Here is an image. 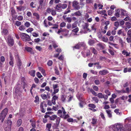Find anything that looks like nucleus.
I'll return each mask as SVG.
<instances>
[{
    "label": "nucleus",
    "instance_id": "obj_1",
    "mask_svg": "<svg viewBox=\"0 0 131 131\" xmlns=\"http://www.w3.org/2000/svg\"><path fill=\"white\" fill-rule=\"evenodd\" d=\"M115 12V15L117 17H120L124 18V20L125 21L131 20V19L129 16V15L125 10L122 9H116Z\"/></svg>",
    "mask_w": 131,
    "mask_h": 131
},
{
    "label": "nucleus",
    "instance_id": "obj_2",
    "mask_svg": "<svg viewBox=\"0 0 131 131\" xmlns=\"http://www.w3.org/2000/svg\"><path fill=\"white\" fill-rule=\"evenodd\" d=\"M20 36L23 40L24 41H29L31 40L30 36L26 34L22 33L20 34Z\"/></svg>",
    "mask_w": 131,
    "mask_h": 131
},
{
    "label": "nucleus",
    "instance_id": "obj_3",
    "mask_svg": "<svg viewBox=\"0 0 131 131\" xmlns=\"http://www.w3.org/2000/svg\"><path fill=\"white\" fill-rule=\"evenodd\" d=\"M122 126L121 124L117 123L112 125L111 127L112 129L114 131H119L121 128H122Z\"/></svg>",
    "mask_w": 131,
    "mask_h": 131
},
{
    "label": "nucleus",
    "instance_id": "obj_4",
    "mask_svg": "<svg viewBox=\"0 0 131 131\" xmlns=\"http://www.w3.org/2000/svg\"><path fill=\"white\" fill-rule=\"evenodd\" d=\"M69 31L67 29H62L61 28L58 30L57 33L59 34H62L65 36H67L68 34Z\"/></svg>",
    "mask_w": 131,
    "mask_h": 131
},
{
    "label": "nucleus",
    "instance_id": "obj_5",
    "mask_svg": "<svg viewBox=\"0 0 131 131\" xmlns=\"http://www.w3.org/2000/svg\"><path fill=\"white\" fill-rule=\"evenodd\" d=\"M53 92L52 93V96H53L57 93L59 91V86L58 84H53L52 85Z\"/></svg>",
    "mask_w": 131,
    "mask_h": 131
},
{
    "label": "nucleus",
    "instance_id": "obj_6",
    "mask_svg": "<svg viewBox=\"0 0 131 131\" xmlns=\"http://www.w3.org/2000/svg\"><path fill=\"white\" fill-rule=\"evenodd\" d=\"M7 42L9 46L11 47L13 45L14 40L13 38L10 36H8Z\"/></svg>",
    "mask_w": 131,
    "mask_h": 131
},
{
    "label": "nucleus",
    "instance_id": "obj_7",
    "mask_svg": "<svg viewBox=\"0 0 131 131\" xmlns=\"http://www.w3.org/2000/svg\"><path fill=\"white\" fill-rule=\"evenodd\" d=\"M83 29L84 30V32L86 33L87 32H90V30L88 28L89 25L86 23H85L82 25Z\"/></svg>",
    "mask_w": 131,
    "mask_h": 131
},
{
    "label": "nucleus",
    "instance_id": "obj_8",
    "mask_svg": "<svg viewBox=\"0 0 131 131\" xmlns=\"http://www.w3.org/2000/svg\"><path fill=\"white\" fill-rule=\"evenodd\" d=\"M16 64L18 67L19 69H21L20 66L22 64V62L20 59H19L18 55L16 56Z\"/></svg>",
    "mask_w": 131,
    "mask_h": 131
},
{
    "label": "nucleus",
    "instance_id": "obj_9",
    "mask_svg": "<svg viewBox=\"0 0 131 131\" xmlns=\"http://www.w3.org/2000/svg\"><path fill=\"white\" fill-rule=\"evenodd\" d=\"M47 105L44 102H43L41 103L40 104V108L41 110V111L42 113H45L46 111V107Z\"/></svg>",
    "mask_w": 131,
    "mask_h": 131
},
{
    "label": "nucleus",
    "instance_id": "obj_10",
    "mask_svg": "<svg viewBox=\"0 0 131 131\" xmlns=\"http://www.w3.org/2000/svg\"><path fill=\"white\" fill-rule=\"evenodd\" d=\"M72 6L75 10H78L79 9L80 7L78 5L79 3L75 1H74L72 2Z\"/></svg>",
    "mask_w": 131,
    "mask_h": 131
},
{
    "label": "nucleus",
    "instance_id": "obj_11",
    "mask_svg": "<svg viewBox=\"0 0 131 131\" xmlns=\"http://www.w3.org/2000/svg\"><path fill=\"white\" fill-rule=\"evenodd\" d=\"M62 111L61 110H59L58 111L57 113L58 116L61 117H63L67 113L65 111L63 112V113H62Z\"/></svg>",
    "mask_w": 131,
    "mask_h": 131
},
{
    "label": "nucleus",
    "instance_id": "obj_12",
    "mask_svg": "<svg viewBox=\"0 0 131 131\" xmlns=\"http://www.w3.org/2000/svg\"><path fill=\"white\" fill-rule=\"evenodd\" d=\"M1 33L3 35H7L9 34L8 29L5 28L3 29L2 30Z\"/></svg>",
    "mask_w": 131,
    "mask_h": 131
},
{
    "label": "nucleus",
    "instance_id": "obj_13",
    "mask_svg": "<svg viewBox=\"0 0 131 131\" xmlns=\"http://www.w3.org/2000/svg\"><path fill=\"white\" fill-rule=\"evenodd\" d=\"M55 9L56 10L57 12H60L62 11L61 8V4L60 3L59 4L57 5L55 8Z\"/></svg>",
    "mask_w": 131,
    "mask_h": 131
},
{
    "label": "nucleus",
    "instance_id": "obj_14",
    "mask_svg": "<svg viewBox=\"0 0 131 131\" xmlns=\"http://www.w3.org/2000/svg\"><path fill=\"white\" fill-rule=\"evenodd\" d=\"M8 110L7 108H5L2 112L1 114L3 116V118H5L6 115L7 114Z\"/></svg>",
    "mask_w": 131,
    "mask_h": 131
},
{
    "label": "nucleus",
    "instance_id": "obj_15",
    "mask_svg": "<svg viewBox=\"0 0 131 131\" xmlns=\"http://www.w3.org/2000/svg\"><path fill=\"white\" fill-rule=\"evenodd\" d=\"M15 10L13 8H12L11 10V16L12 17L14 18L15 19H16L17 18V16L15 15Z\"/></svg>",
    "mask_w": 131,
    "mask_h": 131
},
{
    "label": "nucleus",
    "instance_id": "obj_16",
    "mask_svg": "<svg viewBox=\"0 0 131 131\" xmlns=\"http://www.w3.org/2000/svg\"><path fill=\"white\" fill-rule=\"evenodd\" d=\"M108 71L106 70H103L99 71V73L101 75H104L108 73Z\"/></svg>",
    "mask_w": 131,
    "mask_h": 131
},
{
    "label": "nucleus",
    "instance_id": "obj_17",
    "mask_svg": "<svg viewBox=\"0 0 131 131\" xmlns=\"http://www.w3.org/2000/svg\"><path fill=\"white\" fill-rule=\"evenodd\" d=\"M97 122V119L95 117H93L92 119V122L91 123L95 125L96 124Z\"/></svg>",
    "mask_w": 131,
    "mask_h": 131
},
{
    "label": "nucleus",
    "instance_id": "obj_18",
    "mask_svg": "<svg viewBox=\"0 0 131 131\" xmlns=\"http://www.w3.org/2000/svg\"><path fill=\"white\" fill-rule=\"evenodd\" d=\"M17 11H21L22 10H24L26 8L24 6H17Z\"/></svg>",
    "mask_w": 131,
    "mask_h": 131
},
{
    "label": "nucleus",
    "instance_id": "obj_19",
    "mask_svg": "<svg viewBox=\"0 0 131 131\" xmlns=\"http://www.w3.org/2000/svg\"><path fill=\"white\" fill-rule=\"evenodd\" d=\"M128 129V131H127V130H125L124 128L123 127V126H122V128H121L119 131H131V125H129V127Z\"/></svg>",
    "mask_w": 131,
    "mask_h": 131
},
{
    "label": "nucleus",
    "instance_id": "obj_20",
    "mask_svg": "<svg viewBox=\"0 0 131 131\" xmlns=\"http://www.w3.org/2000/svg\"><path fill=\"white\" fill-rule=\"evenodd\" d=\"M106 112L107 114L108 117L111 118L112 116L111 111L110 110H106Z\"/></svg>",
    "mask_w": 131,
    "mask_h": 131
},
{
    "label": "nucleus",
    "instance_id": "obj_21",
    "mask_svg": "<svg viewBox=\"0 0 131 131\" xmlns=\"http://www.w3.org/2000/svg\"><path fill=\"white\" fill-rule=\"evenodd\" d=\"M122 53L123 55H125L126 57L129 56L130 54V52H128L124 50L122 51Z\"/></svg>",
    "mask_w": 131,
    "mask_h": 131
},
{
    "label": "nucleus",
    "instance_id": "obj_22",
    "mask_svg": "<svg viewBox=\"0 0 131 131\" xmlns=\"http://www.w3.org/2000/svg\"><path fill=\"white\" fill-rule=\"evenodd\" d=\"M125 25L126 27L128 29L130 28L131 27V23L129 21L126 22Z\"/></svg>",
    "mask_w": 131,
    "mask_h": 131
},
{
    "label": "nucleus",
    "instance_id": "obj_23",
    "mask_svg": "<svg viewBox=\"0 0 131 131\" xmlns=\"http://www.w3.org/2000/svg\"><path fill=\"white\" fill-rule=\"evenodd\" d=\"M64 19L65 21L68 22L69 23H71L72 21V18L70 17H67L66 18H64Z\"/></svg>",
    "mask_w": 131,
    "mask_h": 131
},
{
    "label": "nucleus",
    "instance_id": "obj_24",
    "mask_svg": "<svg viewBox=\"0 0 131 131\" xmlns=\"http://www.w3.org/2000/svg\"><path fill=\"white\" fill-rule=\"evenodd\" d=\"M102 40L104 42H107L108 41V39L107 37L105 36H104L102 38Z\"/></svg>",
    "mask_w": 131,
    "mask_h": 131
},
{
    "label": "nucleus",
    "instance_id": "obj_25",
    "mask_svg": "<svg viewBox=\"0 0 131 131\" xmlns=\"http://www.w3.org/2000/svg\"><path fill=\"white\" fill-rule=\"evenodd\" d=\"M66 96L65 95H62L61 96V99L63 102H64L65 101Z\"/></svg>",
    "mask_w": 131,
    "mask_h": 131
},
{
    "label": "nucleus",
    "instance_id": "obj_26",
    "mask_svg": "<svg viewBox=\"0 0 131 131\" xmlns=\"http://www.w3.org/2000/svg\"><path fill=\"white\" fill-rule=\"evenodd\" d=\"M35 71L34 70H31L29 72V74L33 77H34L35 76Z\"/></svg>",
    "mask_w": 131,
    "mask_h": 131
},
{
    "label": "nucleus",
    "instance_id": "obj_27",
    "mask_svg": "<svg viewBox=\"0 0 131 131\" xmlns=\"http://www.w3.org/2000/svg\"><path fill=\"white\" fill-rule=\"evenodd\" d=\"M11 126H8L5 127L4 130L5 131H10L11 130Z\"/></svg>",
    "mask_w": 131,
    "mask_h": 131
},
{
    "label": "nucleus",
    "instance_id": "obj_28",
    "mask_svg": "<svg viewBox=\"0 0 131 131\" xmlns=\"http://www.w3.org/2000/svg\"><path fill=\"white\" fill-rule=\"evenodd\" d=\"M88 90L90 91L93 95L95 96H97V94L92 89L89 88L88 89Z\"/></svg>",
    "mask_w": 131,
    "mask_h": 131
},
{
    "label": "nucleus",
    "instance_id": "obj_29",
    "mask_svg": "<svg viewBox=\"0 0 131 131\" xmlns=\"http://www.w3.org/2000/svg\"><path fill=\"white\" fill-rule=\"evenodd\" d=\"M77 23L75 22L72 25V29L77 27Z\"/></svg>",
    "mask_w": 131,
    "mask_h": 131
},
{
    "label": "nucleus",
    "instance_id": "obj_30",
    "mask_svg": "<svg viewBox=\"0 0 131 131\" xmlns=\"http://www.w3.org/2000/svg\"><path fill=\"white\" fill-rule=\"evenodd\" d=\"M57 116L55 115H53L51 116H50V119L51 120H54L57 118Z\"/></svg>",
    "mask_w": 131,
    "mask_h": 131
},
{
    "label": "nucleus",
    "instance_id": "obj_31",
    "mask_svg": "<svg viewBox=\"0 0 131 131\" xmlns=\"http://www.w3.org/2000/svg\"><path fill=\"white\" fill-rule=\"evenodd\" d=\"M94 43V41L93 40L90 39L88 41V43L90 45H93Z\"/></svg>",
    "mask_w": 131,
    "mask_h": 131
},
{
    "label": "nucleus",
    "instance_id": "obj_32",
    "mask_svg": "<svg viewBox=\"0 0 131 131\" xmlns=\"http://www.w3.org/2000/svg\"><path fill=\"white\" fill-rule=\"evenodd\" d=\"M108 14L109 16H112V14L114 12V11L111 9H110L108 10Z\"/></svg>",
    "mask_w": 131,
    "mask_h": 131
},
{
    "label": "nucleus",
    "instance_id": "obj_33",
    "mask_svg": "<svg viewBox=\"0 0 131 131\" xmlns=\"http://www.w3.org/2000/svg\"><path fill=\"white\" fill-rule=\"evenodd\" d=\"M51 124L50 123L47 124L46 125V128H48V131H50V129L51 128Z\"/></svg>",
    "mask_w": 131,
    "mask_h": 131
},
{
    "label": "nucleus",
    "instance_id": "obj_34",
    "mask_svg": "<svg viewBox=\"0 0 131 131\" xmlns=\"http://www.w3.org/2000/svg\"><path fill=\"white\" fill-rule=\"evenodd\" d=\"M128 98V97L126 96H123L119 97L120 100H126Z\"/></svg>",
    "mask_w": 131,
    "mask_h": 131
},
{
    "label": "nucleus",
    "instance_id": "obj_35",
    "mask_svg": "<svg viewBox=\"0 0 131 131\" xmlns=\"http://www.w3.org/2000/svg\"><path fill=\"white\" fill-rule=\"evenodd\" d=\"M116 92L117 94H119L121 93H125L126 92L125 91L123 90H116Z\"/></svg>",
    "mask_w": 131,
    "mask_h": 131
},
{
    "label": "nucleus",
    "instance_id": "obj_36",
    "mask_svg": "<svg viewBox=\"0 0 131 131\" xmlns=\"http://www.w3.org/2000/svg\"><path fill=\"white\" fill-rule=\"evenodd\" d=\"M103 94L102 93H98L97 94V96L100 99H102L103 98Z\"/></svg>",
    "mask_w": 131,
    "mask_h": 131
},
{
    "label": "nucleus",
    "instance_id": "obj_37",
    "mask_svg": "<svg viewBox=\"0 0 131 131\" xmlns=\"http://www.w3.org/2000/svg\"><path fill=\"white\" fill-rule=\"evenodd\" d=\"M33 15L36 17V19H38L39 18V14L36 13H34L33 14Z\"/></svg>",
    "mask_w": 131,
    "mask_h": 131
},
{
    "label": "nucleus",
    "instance_id": "obj_38",
    "mask_svg": "<svg viewBox=\"0 0 131 131\" xmlns=\"http://www.w3.org/2000/svg\"><path fill=\"white\" fill-rule=\"evenodd\" d=\"M80 47H83L84 48H86V46L85 44L83 42H82L79 43Z\"/></svg>",
    "mask_w": 131,
    "mask_h": 131
},
{
    "label": "nucleus",
    "instance_id": "obj_39",
    "mask_svg": "<svg viewBox=\"0 0 131 131\" xmlns=\"http://www.w3.org/2000/svg\"><path fill=\"white\" fill-rule=\"evenodd\" d=\"M67 28L68 29H72V25L70 23H68L67 25Z\"/></svg>",
    "mask_w": 131,
    "mask_h": 131
},
{
    "label": "nucleus",
    "instance_id": "obj_40",
    "mask_svg": "<svg viewBox=\"0 0 131 131\" xmlns=\"http://www.w3.org/2000/svg\"><path fill=\"white\" fill-rule=\"evenodd\" d=\"M55 73L57 75H59L60 74V73L58 70V68L57 67H55L54 69Z\"/></svg>",
    "mask_w": 131,
    "mask_h": 131
},
{
    "label": "nucleus",
    "instance_id": "obj_41",
    "mask_svg": "<svg viewBox=\"0 0 131 131\" xmlns=\"http://www.w3.org/2000/svg\"><path fill=\"white\" fill-rule=\"evenodd\" d=\"M73 97V96L70 95L68 96V102H69L72 99Z\"/></svg>",
    "mask_w": 131,
    "mask_h": 131
},
{
    "label": "nucleus",
    "instance_id": "obj_42",
    "mask_svg": "<svg viewBox=\"0 0 131 131\" xmlns=\"http://www.w3.org/2000/svg\"><path fill=\"white\" fill-rule=\"evenodd\" d=\"M25 49L27 51L29 52H31L32 50V49L30 47H25Z\"/></svg>",
    "mask_w": 131,
    "mask_h": 131
},
{
    "label": "nucleus",
    "instance_id": "obj_43",
    "mask_svg": "<svg viewBox=\"0 0 131 131\" xmlns=\"http://www.w3.org/2000/svg\"><path fill=\"white\" fill-rule=\"evenodd\" d=\"M97 13L99 14H100L103 15L106 12V11L105 10H102L99 11H97Z\"/></svg>",
    "mask_w": 131,
    "mask_h": 131
},
{
    "label": "nucleus",
    "instance_id": "obj_44",
    "mask_svg": "<svg viewBox=\"0 0 131 131\" xmlns=\"http://www.w3.org/2000/svg\"><path fill=\"white\" fill-rule=\"evenodd\" d=\"M92 100L94 101L96 103H97L99 100L98 98L96 97H93Z\"/></svg>",
    "mask_w": 131,
    "mask_h": 131
},
{
    "label": "nucleus",
    "instance_id": "obj_45",
    "mask_svg": "<svg viewBox=\"0 0 131 131\" xmlns=\"http://www.w3.org/2000/svg\"><path fill=\"white\" fill-rule=\"evenodd\" d=\"M100 116L101 118L104 120H105V118L104 116V115L103 113H101Z\"/></svg>",
    "mask_w": 131,
    "mask_h": 131
},
{
    "label": "nucleus",
    "instance_id": "obj_46",
    "mask_svg": "<svg viewBox=\"0 0 131 131\" xmlns=\"http://www.w3.org/2000/svg\"><path fill=\"white\" fill-rule=\"evenodd\" d=\"M91 49L92 51L94 53V54H97V51L96 50L93 48H91Z\"/></svg>",
    "mask_w": 131,
    "mask_h": 131
},
{
    "label": "nucleus",
    "instance_id": "obj_47",
    "mask_svg": "<svg viewBox=\"0 0 131 131\" xmlns=\"http://www.w3.org/2000/svg\"><path fill=\"white\" fill-rule=\"evenodd\" d=\"M12 122L11 121L9 120H7V124L8 126H11V125L12 124Z\"/></svg>",
    "mask_w": 131,
    "mask_h": 131
},
{
    "label": "nucleus",
    "instance_id": "obj_48",
    "mask_svg": "<svg viewBox=\"0 0 131 131\" xmlns=\"http://www.w3.org/2000/svg\"><path fill=\"white\" fill-rule=\"evenodd\" d=\"M21 119H19L17 122V125L18 126H20L21 124Z\"/></svg>",
    "mask_w": 131,
    "mask_h": 131
},
{
    "label": "nucleus",
    "instance_id": "obj_49",
    "mask_svg": "<svg viewBox=\"0 0 131 131\" xmlns=\"http://www.w3.org/2000/svg\"><path fill=\"white\" fill-rule=\"evenodd\" d=\"M79 31V28L78 27H76L74 29H73L72 30V31L75 33Z\"/></svg>",
    "mask_w": 131,
    "mask_h": 131
},
{
    "label": "nucleus",
    "instance_id": "obj_50",
    "mask_svg": "<svg viewBox=\"0 0 131 131\" xmlns=\"http://www.w3.org/2000/svg\"><path fill=\"white\" fill-rule=\"evenodd\" d=\"M75 16H80L81 15V13L79 11L76 12L75 13Z\"/></svg>",
    "mask_w": 131,
    "mask_h": 131
},
{
    "label": "nucleus",
    "instance_id": "obj_51",
    "mask_svg": "<svg viewBox=\"0 0 131 131\" xmlns=\"http://www.w3.org/2000/svg\"><path fill=\"white\" fill-rule=\"evenodd\" d=\"M34 29L32 28H29L26 30V31L27 32H31V31H33Z\"/></svg>",
    "mask_w": 131,
    "mask_h": 131
},
{
    "label": "nucleus",
    "instance_id": "obj_52",
    "mask_svg": "<svg viewBox=\"0 0 131 131\" xmlns=\"http://www.w3.org/2000/svg\"><path fill=\"white\" fill-rule=\"evenodd\" d=\"M37 75L39 78H40L42 77L41 73L39 72H37Z\"/></svg>",
    "mask_w": 131,
    "mask_h": 131
},
{
    "label": "nucleus",
    "instance_id": "obj_53",
    "mask_svg": "<svg viewBox=\"0 0 131 131\" xmlns=\"http://www.w3.org/2000/svg\"><path fill=\"white\" fill-rule=\"evenodd\" d=\"M89 106L90 107H91L93 108H95L96 107V106L94 104H89Z\"/></svg>",
    "mask_w": 131,
    "mask_h": 131
},
{
    "label": "nucleus",
    "instance_id": "obj_54",
    "mask_svg": "<svg viewBox=\"0 0 131 131\" xmlns=\"http://www.w3.org/2000/svg\"><path fill=\"white\" fill-rule=\"evenodd\" d=\"M41 97L43 100L46 99L47 97V95L45 94H42L41 95Z\"/></svg>",
    "mask_w": 131,
    "mask_h": 131
},
{
    "label": "nucleus",
    "instance_id": "obj_55",
    "mask_svg": "<svg viewBox=\"0 0 131 131\" xmlns=\"http://www.w3.org/2000/svg\"><path fill=\"white\" fill-rule=\"evenodd\" d=\"M24 25L26 27H28L30 26V24L29 22H26L25 23Z\"/></svg>",
    "mask_w": 131,
    "mask_h": 131
},
{
    "label": "nucleus",
    "instance_id": "obj_56",
    "mask_svg": "<svg viewBox=\"0 0 131 131\" xmlns=\"http://www.w3.org/2000/svg\"><path fill=\"white\" fill-rule=\"evenodd\" d=\"M52 26H53V27H52L51 28L53 29L57 28L58 27V25L56 24H53Z\"/></svg>",
    "mask_w": 131,
    "mask_h": 131
},
{
    "label": "nucleus",
    "instance_id": "obj_57",
    "mask_svg": "<svg viewBox=\"0 0 131 131\" xmlns=\"http://www.w3.org/2000/svg\"><path fill=\"white\" fill-rule=\"evenodd\" d=\"M62 9H64L67 8V5L66 4H61Z\"/></svg>",
    "mask_w": 131,
    "mask_h": 131
},
{
    "label": "nucleus",
    "instance_id": "obj_58",
    "mask_svg": "<svg viewBox=\"0 0 131 131\" xmlns=\"http://www.w3.org/2000/svg\"><path fill=\"white\" fill-rule=\"evenodd\" d=\"M105 92L107 95L108 96L110 95L111 94L110 92L109 91L107 90H105Z\"/></svg>",
    "mask_w": 131,
    "mask_h": 131
},
{
    "label": "nucleus",
    "instance_id": "obj_59",
    "mask_svg": "<svg viewBox=\"0 0 131 131\" xmlns=\"http://www.w3.org/2000/svg\"><path fill=\"white\" fill-rule=\"evenodd\" d=\"M111 20L112 21H116L117 20V19L116 17L114 16L111 17Z\"/></svg>",
    "mask_w": 131,
    "mask_h": 131
},
{
    "label": "nucleus",
    "instance_id": "obj_60",
    "mask_svg": "<svg viewBox=\"0 0 131 131\" xmlns=\"http://www.w3.org/2000/svg\"><path fill=\"white\" fill-rule=\"evenodd\" d=\"M47 64L49 66H51L52 64V61L51 60H49L47 62Z\"/></svg>",
    "mask_w": 131,
    "mask_h": 131
},
{
    "label": "nucleus",
    "instance_id": "obj_61",
    "mask_svg": "<svg viewBox=\"0 0 131 131\" xmlns=\"http://www.w3.org/2000/svg\"><path fill=\"white\" fill-rule=\"evenodd\" d=\"M122 30V29L119 30L117 32V34L119 35L121 34L123 32Z\"/></svg>",
    "mask_w": 131,
    "mask_h": 131
},
{
    "label": "nucleus",
    "instance_id": "obj_62",
    "mask_svg": "<svg viewBox=\"0 0 131 131\" xmlns=\"http://www.w3.org/2000/svg\"><path fill=\"white\" fill-rule=\"evenodd\" d=\"M56 14V12L55 10L53 9L52 10L51 14L52 15H54Z\"/></svg>",
    "mask_w": 131,
    "mask_h": 131
},
{
    "label": "nucleus",
    "instance_id": "obj_63",
    "mask_svg": "<svg viewBox=\"0 0 131 131\" xmlns=\"http://www.w3.org/2000/svg\"><path fill=\"white\" fill-rule=\"evenodd\" d=\"M66 23H65L63 22L61 23L60 24V27H64L66 25Z\"/></svg>",
    "mask_w": 131,
    "mask_h": 131
},
{
    "label": "nucleus",
    "instance_id": "obj_64",
    "mask_svg": "<svg viewBox=\"0 0 131 131\" xmlns=\"http://www.w3.org/2000/svg\"><path fill=\"white\" fill-rule=\"evenodd\" d=\"M130 37L129 38H126V40L128 43L131 42V36H130Z\"/></svg>",
    "mask_w": 131,
    "mask_h": 131
}]
</instances>
